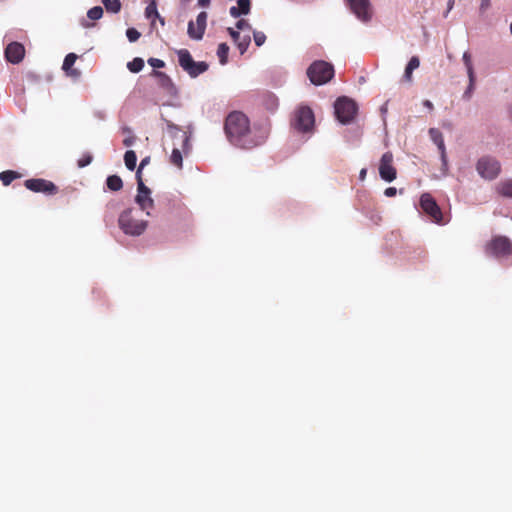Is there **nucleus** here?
Returning a JSON list of instances; mask_svg holds the SVG:
<instances>
[{
  "instance_id": "nucleus-38",
  "label": "nucleus",
  "mask_w": 512,
  "mask_h": 512,
  "mask_svg": "<svg viewBox=\"0 0 512 512\" xmlns=\"http://www.w3.org/2000/svg\"><path fill=\"white\" fill-rule=\"evenodd\" d=\"M236 29L239 30V31H252V26L250 25V23L245 20V19H240L236 22V25H235Z\"/></svg>"
},
{
  "instance_id": "nucleus-52",
  "label": "nucleus",
  "mask_w": 512,
  "mask_h": 512,
  "mask_svg": "<svg viewBox=\"0 0 512 512\" xmlns=\"http://www.w3.org/2000/svg\"><path fill=\"white\" fill-rule=\"evenodd\" d=\"M211 3V0H198V5L200 7H208Z\"/></svg>"
},
{
  "instance_id": "nucleus-33",
  "label": "nucleus",
  "mask_w": 512,
  "mask_h": 512,
  "mask_svg": "<svg viewBox=\"0 0 512 512\" xmlns=\"http://www.w3.org/2000/svg\"><path fill=\"white\" fill-rule=\"evenodd\" d=\"M137 178V193L142 194H151V190L144 184L142 180V175H140V171H136Z\"/></svg>"
},
{
  "instance_id": "nucleus-1",
  "label": "nucleus",
  "mask_w": 512,
  "mask_h": 512,
  "mask_svg": "<svg viewBox=\"0 0 512 512\" xmlns=\"http://www.w3.org/2000/svg\"><path fill=\"white\" fill-rule=\"evenodd\" d=\"M226 137L231 145L241 149H251L264 143L267 130L251 127L248 117L239 111H233L226 117L224 124Z\"/></svg>"
},
{
  "instance_id": "nucleus-8",
  "label": "nucleus",
  "mask_w": 512,
  "mask_h": 512,
  "mask_svg": "<svg viewBox=\"0 0 512 512\" xmlns=\"http://www.w3.org/2000/svg\"><path fill=\"white\" fill-rule=\"evenodd\" d=\"M420 207L425 214H427L432 221L442 224V212L435 199L429 194L424 193L420 197Z\"/></svg>"
},
{
  "instance_id": "nucleus-51",
  "label": "nucleus",
  "mask_w": 512,
  "mask_h": 512,
  "mask_svg": "<svg viewBox=\"0 0 512 512\" xmlns=\"http://www.w3.org/2000/svg\"><path fill=\"white\" fill-rule=\"evenodd\" d=\"M366 175H367V169H366V168H362V169L360 170V173H359V179H360L361 181H364V180H365V178H366Z\"/></svg>"
},
{
  "instance_id": "nucleus-16",
  "label": "nucleus",
  "mask_w": 512,
  "mask_h": 512,
  "mask_svg": "<svg viewBox=\"0 0 512 512\" xmlns=\"http://www.w3.org/2000/svg\"><path fill=\"white\" fill-rule=\"evenodd\" d=\"M251 10V2L250 0H238L237 6H232L229 9V14L233 18H239L242 15H247Z\"/></svg>"
},
{
  "instance_id": "nucleus-19",
  "label": "nucleus",
  "mask_w": 512,
  "mask_h": 512,
  "mask_svg": "<svg viewBox=\"0 0 512 512\" xmlns=\"http://www.w3.org/2000/svg\"><path fill=\"white\" fill-rule=\"evenodd\" d=\"M420 65V60L417 56L411 57L408 64L405 67L403 79L407 82L412 81V73L414 70H416Z\"/></svg>"
},
{
  "instance_id": "nucleus-7",
  "label": "nucleus",
  "mask_w": 512,
  "mask_h": 512,
  "mask_svg": "<svg viewBox=\"0 0 512 512\" xmlns=\"http://www.w3.org/2000/svg\"><path fill=\"white\" fill-rule=\"evenodd\" d=\"M476 170L482 178L493 180L500 173V163L495 158L482 157L477 162Z\"/></svg>"
},
{
  "instance_id": "nucleus-39",
  "label": "nucleus",
  "mask_w": 512,
  "mask_h": 512,
  "mask_svg": "<svg viewBox=\"0 0 512 512\" xmlns=\"http://www.w3.org/2000/svg\"><path fill=\"white\" fill-rule=\"evenodd\" d=\"M126 36L130 42H135L140 38L141 34L135 28H128L126 30Z\"/></svg>"
},
{
  "instance_id": "nucleus-35",
  "label": "nucleus",
  "mask_w": 512,
  "mask_h": 512,
  "mask_svg": "<svg viewBox=\"0 0 512 512\" xmlns=\"http://www.w3.org/2000/svg\"><path fill=\"white\" fill-rule=\"evenodd\" d=\"M139 205V211H146V215H150V209L154 207V200L152 197H149L148 199L143 200L141 203H138Z\"/></svg>"
},
{
  "instance_id": "nucleus-10",
  "label": "nucleus",
  "mask_w": 512,
  "mask_h": 512,
  "mask_svg": "<svg viewBox=\"0 0 512 512\" xmlns=\"http://www.w3.org/2000/svg\"><path fill=\"white\" fill-rule=\"evenodd\" d=\"M25 187L35 193H43L45 195H54L58 192V187L51 181L42 178H32L24 182Z\"/></svg>"
},
{
  "instance_id": "nucleus-29",
  "label": "nucleus",
  "mask_w": 512,
  "mask_h": 512,
  "mask_svg": "<svg viewBox=\"0 0 512 512\" xmlns=\"http://www.w3.org/2000/svg\"><path fill=\"white\" fill-rule=\"evenodd\" d=\"M107 12L118 13L121 10L120 0H102Z\"/></svg>"
},
{
  "instance_id": "nucleus-53",
  "label": "nucleus",
  "mask_w": 512,
  "mask_h": 512,
  "mask_svg": "<svg viewBox=\"0 0 512 512\" xmlns=\"http://www.w3.org/2000/svg\"><path fill=\"white\" fill-rule=\"evenodd\" d=\"M423 106L429 110H432L433 109V103L430 101V100H424L423 101Z\"/></svg>"
},
{
  "instance_id": "nucleus-34",
  "label": "nucleus",
  "mask_w": 512,
  "mask_h": 512,
  "mask_svg": "<svg viewBox=\"0 0 512 512\" xmlns=\"http://www.w3.org/2000/svg\"><path fill=\"white\" fill-rule=\"evenodd\" d=\"M76 59H77L76 54H74V53L67 54L64 58L62 69L64 71H69L72 68V66L74 65Z\"/></svg>"
},
{
  "instance_id": "nucleus-55",
  "label": "nucleus",
  "mask_w": 512,
  "mask_h": 512,
  "mask_svg": "<svg viewBox=\"0 0 512 512\" xmlns=\"http://www.w3.org/2000/svg\"><path fill=\"white\" fill-rule=\"evenodd\" d=\"M122 132H123L124 134H127V136H128V135H133L132 129H131L130 127H127V126H125V127H123V128H122Z\"/></svg>"
},
{
  "instance_id": "nucleus-2",
  "label": "nucleus",
  "mask_w": 512,
  "mask_h": 512,
  "mask_svg": "<svg viewBox=\"0 0 512 512\" xmlns=\"http://www.w3.org/2000/svg\"><path fill=\"white\" fill-rule=\"evenodd\" d=\"M119 228L126 235L137 237L147 228V221L140 218V211L136 208L125 209L118 218Z\"/></svg>"
},
{
  "instance_id": "nucleus-50",
  "label": "nucleus",
  "mask_w": 512,
  "mask_h": 512,
  "mask_svg": "<svg viewBox=\"0 0 512 512\" xmlns=\"http://www.w3.org/2000/svg\"><path fill=\"white\" fill-rule=\"evenodd\" d=\"M454 3H455V1H454V0H449V1L447 2V10L445 11V13H444V15H443L445 18L448 16V14L450 13V11L453 9V7H454Z\"/></svg>"
},
{
  "instance_id": "nucleus-28",
  "label": "nucleus",
  "mask_w": 512,
  "mask_h": 512,
  "mask_svg": "<svg viewBox=\"0 0 512 512\" xmlns=\"http://www.w3.org/2000/svg\"><path fill=\"white\" fill-rule=\"evenodd\" d=\"M228 53L229 46L226 43H220L217 49V56L219 57L220 64L225 65L227 63Z\"/></svg>"
},
{
  "instance_id": "nucleus-17",
  "label": "nucleus",
  "mask_w": 512,
  "mask_h": 512,
  "mask_svg": "<svg viewBox=\"0 0 512 512\" xmlns=\"http://www.w3.org/2000/svg\"><path fill=\"white\" fill-rule=\"evenodd\" d=\"M179 65L184 71L190 70L194 60L187 49L177 51Z\"/></svg>"
},
{
  "instance_id": "nucleus-18",
  "label": "nucleus",
  "mask_w": 512,
  "mask_h": 512,
  "mask_svg": "<svg viewBox=\"0 0 512 512\" xmlns=\"http://www.w3.org/2000/svg\"><path fill=\"white\" fill-rule=\"evenodd\" d=\"M145 17L147 19L158 18L162 25H164V23H165L164 19L160 16V14L158 12L156 0L148 1V5L145 8Z\"/></svg>"
},
{
  "instance_id": "nucleus-56",
  "label": "nucleus",
  "mask_w": 512,
  "mask_h": 512,
  "mask_svg": "<svg viewBox=\"0 0 512 512\" xmlns=\"http://www.w3.org/2000/svg\"><path fill=\"white\" fill-rule=\"evenodd\" d=\"M381 111H382L383 113H385V112L387 111L386 107H385V106H382Z\"/></svg>"
},
{
  "instance_id": "nucleus-40",
  "label": "nucleus",
  "mask_w": 512,
  "mask_h": 512,
  "mask_svg": "<svg viewBox=\"0 0 512 512\" xmlns=\"http://www.w3.org/2000/svg\"><path fill=\"white\" fill-rule=\"evenodd\" d=\"M181 137H182V150L185 154H187L191 149L190 137L186 134V132H182Z\"/></svg>"
},
{
  "instance_id": "nucleus-49",
  "label": "nucleus",
  "mask_w": 512,
  "mask_h": 512,
  "mask_svg": "<svg viewBox=\"0 0 512 512\" xmlns=\"http://www.w3.org/2000/svg\"><path fill=\"white\" fill-rule=\"evenodd\" d=\"M66 74L73 78H78L80 76V71L77 69L71 68L69 71H65Z\"/></svg>"
},
{
  "instance_id": "nucleus-15",
  "label": "nucleus",
  "mask_w": 512,
  "mask_h": 512,
  "mask_svg": "<svg viewBox=\"0 0 512 512\" xmlns=\"http://www.w3.org/2000/svg\"><path fill=\"white\" fill-rule=\"evenodd\" d=\"M151 75L157 78L159 86L165 89L169 94L176 93V87L168 75L156 70H153Z\"/></svg>"
},
{
  "instance_id": "nucleus-5",
  "label": "nucleus",
  "mask_w": 512,
  "mask_h": 512,
  "mask_svg": "<svg viewBox=\"0 0 512 512\" xmlns=\"http://www.w3.org/2000/svg\"><path fill=\"white\" fill-rule=\"evenodd\" d=\"M358 107L354 100L346 96L339 97L334 104V112L337 120L342 124H349L353 121Z\"/></svg>"
},
{
  "instance_id": "nucleus-27",
  "label": "nucleus",
  "mask_w": 512,
  "mask_h": 512,
  "mask_svg": "<svg viewBox=\"0 0 512 512\" xmlns=\"http://www.w3.org/2000/svg\"><path fill=\"white\" fill-rule=\"evenodd\" d=\"M19 177L20 175L12 170H6L0 173V180L4 186H8L14 179Z\"/></svg>"
},
{
  "instance_id": "nucleus-37",
  "label": "nucleus",
  "mask_w": 512,
  "mask_h": 512,
  "mask_svg": "<svg viewBox=\"0 0 512 512\" xmlns=\"http://www.w3.org/2000/svg\"><path fill=\"white\" fill-rule=\"evenodd\" d=\"M252 32L255 44L258 47L262 46L266 41V35L262 31L253 30Z\"/></svg>"
},
{
  "instance_id": "nucleus-22",
  "label": "nucleus",
  "mask_w": 512,
  "mask_h": 512,
  "mask_svg": "<svg viewBox=\"0 0 512 512\" xmlns=\"http://www.w3.org/2000/svg\"><path fill=\"white\" fill-rule=\"evenodd\" d=\"M137 156L133 150H128L124 154V163L128 170L134 171L136 168Z\"/></svg>"
},
{
  "instance_id": "nucleus-44",
  "label": "nucleus",
  "mask_w": 512,
  "mask_h": 512,
  "mask_svg": "<svg viewBox=\"0 0 512 512\" xmlns=\"http://www.w3.org/2000/svg\"><path fill=\"white\" fill-rule=\"evenodd\" d=\"M136 141V137L134 135H128L124 140H123V144L124 146L126 147H131L134 145Z\"/></svg>"
},
{
  "instance_id": "nucleus-4",
  "label": "nucleus",
  "mask_w": 512,
  "mask_h": 512,
  "mask_svg": "<svg viewBox=\"0 0 512 512\" xmlns=\"http://www.w3.org/2000/svg\"><path fill=\"white\" fill-rule=\"evenodd\" d=\"M307 76L314 85H323L333 78L334 68L328 62L315 61L307 69Z\"/></svg>"
},
{
  "instance_id": "nucleus-23",
  "label": "nucleus",
  "mask_w": 512,
  "mask_h": 512,
  "mask_svg": "<svg viewBox=\"0 0 512 512\" xmlns=\"http://www.w3.org/2000/svg\"><path fill=\"white\" fill-rule=\"evenodd\" d=\"M106 185L112 191H119L123 187V182L118 175H111L107 177Z\"/></svg>"
},
{
  "instance_id": "nucleus-31",
  "label": "nucleus",
  "mask_w": 512,
  "mask_h": 512,
  "mask_svg": "<svg viewBox=\"0 0 512 512\" xmlns=\"http://www.w3.org/2000/svg\"><path fill=\"white\" fill-rule=\"evenodd\" d=\"M170 161L173 165L177 166L178 168H182L183 157L182 152L178 148H174L172 150Z\"/></svg>"
},
{
  "instance_id": "nucleus-54",
  "label": "nucleus",
  "mask_w": 512,
  "mask_h": 512,
  "mask_svg": "<svg viewBox=\"0 0 512 512\" xmlns=\"http://www.w3.org/2000/svg\"><path fill=\"white\" fill-rule=\"evenodd\" d=\"M168 128L173 130V131H175V133H180L181 132V130L176 125H174L172 123H168Z\"/></svg>"
},
{
  "instance_id": "nucleus-3",
  "label": "nucleus",
  "mask_w": 512,
  "mask_h": 512,
  "mask_svg": "<svg viewBox=\"0 0 512 512\" xmlns=\"http://www.w3.org/2000/svg\"><path fill=\"white\" fill-rule=\"evenodd\" d=\"M486 253L505 265L512 264V242L505 236H496L486 245Z\"/></svg>"
},
{
  "instance_id": "nucleus-26",
  "label": "nucleus",
  "mask_w": 512,
  "mask_h": 512,
  "mask_svg": "<svg viewBox=\"0 0 512 512\" xmlns=\"http://www.w3.org/2000/svg\"><path fill=\"white\" fill-rule=\"evenodd\" d=\"M250 42H251V37L249 34L240 35L239 40L235 41V44L240 51V54H244L247 51V49L250 45Z\"/></svg>"
},
{
  "instance_id": "nucleus-21",
  "label": "nucleus",
  "mask_w": 512,
  "mask_h": 512,
  "mask_svg": "<svg viewBox=\"0 0 512 512\" xmlns=\"http://www.w3.org/2000/svg\"><path fill=\"white\" fill-rule=\"evenodd\" d=\"M497 191L504 197H512V179L501 181L497 185Z\"/></svg>"
},
{
  "instance_id": "nucleus-43",
  "label": "nucleus",
  "mask_w": 512,
  "mask_h": 512,
  "mask_svg": "<svg viewBox=\"0 0 512 512\" xmlns=\"http://www.w3.org/2000/svg\"><path fill=\"white\" fill-rule=\"evenodd\" d=\"M227 31H228L229 35L231 36V38L233 39L234 42L239 40L240 35H241L239 30L229 27L227 29Z\"/></svg>"
},
{
  "instance_id": "nucleus-42",
  "label": "nucleus",
  "mask_w": 512,
  "mask_h": 512,
  "mask_svg": "<svg viewBox=\"0 0 512 512\" xmlns=\"http://www.w3.org/2000/svg\"><path fill=\"white\" fill-rule=\"evenodd\" d=\"M148 64L155 69L163 68L165 66V63L163 60L158 58H149Z\"/></svg>"
},
{
  "instance_id": "nucleus-48",
  "label": "nucleus",
  "mask_w": 512,
  "mask_h": 512,
  "mask_svg": "<svg viewBox=\"0 0 512 512\" xmlns=\"http://www.w3.org/2000/svg\"><path fill=\"white\" fill-rule=\"evenodd\" d=\"M149 197H151V194H142V193H137L136 197H135V202L138 204V203H141L143 200L145 199H148Z\"/></svg>"
},
{
  "instance_id": "nucleus-6",
  "label": "nucleus",
  "mask_w": 512,
  "mask_h": 512,
  "mask_svg": "<svg viewBox=\"0 0 512 512\" xmlns=\"http://www.w3.org/2000/svg\"><path fill=\"white\" fill-rule=\"evenodd\" d=\"M315 116L309 106L301 105L295 112L292 120V126L299 132L308 133L314 128Z\"/></svg>"
},
{
  "instance_id": "nucleus-20",
  "label": "nucleus",
  "mask_w": 512,
  "mask_h": 512,
  "mask_svg": "<svg viewBox=\"0 0 512 512\" xmlns=\"http://www.w3.org/2000/svg\"><path fill=\"white\" fill-rule=\"evenodd\" d=\"M208 69V64L204 61L195 62L192 64L191 69L187 70L186 72L189 74L190 77L195 78L199 76L200 74L204 73Z\"/></svg>"
},
{
  "instance_id": "nucleus-32",
  "label": "nucleus",
  "mask_w": 512,
  "mask_h": 512,
  "mask_svg": "<svg viewBox=\"0 0 512 512\" xmlns=\"http://www.w3.org/2000/svg\"><path fill=\"white\" fill-rule=\"evenodd\" d=\"M103 16V8L101 6H94L87 12V17L90 20H99Z\"/></svg>"
},
{
  "instance_id": "nucleus-45",
  "label": "nucleus",
  "mask_w": 512,
  "mask_h": 512,
  "mask_svg": "<svg viewBox=\"0 0 512 512\" xmlns=\"http://www.w3.org/2000/svg\"><path fill=\"white\" fill-rule=\"evenodd\" d=\"M149 162H150V157H148V156H147V157H145V158H143V159L141 160V162H140V164H139V167H138V169H137V171H140V175H142V170H143V168H144L146 165H148V164H149Z\"/></svg>"
},
{
  "instance_id": "nucleus-58",
  "label": "nucleus",
  "mask_w": 512,
  "mask_h": 512,
  "mask_svg": "<svg viewBox=\"0 0 512 512\" xmlns=\"http://www.w3.org/2000/svg\"><path fill=\"white\" fill-rule=\"evenodd\" d=\"M510 31H511V34H512V23L510 24Z\"/></svg>"
},
{
  "instance_id": "nucleus-57",
  "label": "nucleus",
  "mask_w": 512,
  "mask_h": 512,
  "mask_svg": "<svg viewBox=\"0 0 512 512\" xmlns=\"http://www.w3.org/2000/svg\"><path fill=\"white\" fill-rule=\"evenodd\" d=\"M194 31H195V33H197V23L196 24L194 23Z\"/></svg>"
},
{
  "instance_id": "nucleus-41",
  "label": "nucleus",
  "mask_w": 512,
  "mask_h": 512,
  "mask_svg": "<svg viewBox=\"0 0 512 512\" xmlns=\"http://www.w3.org/2000/svg\"><path fill=\"white\" fill-rule=\"evenodd\" d=\"M92 155L90 153H85L79 160H78V167L84 168L88 166L92 162Z\"/></svg>"
},
{
  "instance_id": "nucleus-30",
  "label": "nucleus",
  "mask_w": 512,
  "mask_h": 512,
  "mask_svg": "<svg viewBox=\"0 0 512 512\" xmlns=\"http://www.w3.org/2000/svg\"><path fill=\"white\" fill-rule=\"evenodd\" d=\"M144 67V60L140 57L134 58L132 61L127 63V68L132 73L140 72Z\"/></svg>"
},
{
  "instance_id": "nucleus-13",
  "label": "nucleus",
  "mask_w": 512,
  "mask_h": 512,
  "mask_svg": "<svg viewBox=\"0 0 512 512\" xmlns=\"http://www.w3.org/2000/svg\"><path fill=\"white\" fill-rule=\"evenodd\" d=\"M207 13L205 11L200 12L197 15L196 23H197V33L194 31V22L189 21L188 28H187V34L188 36L193 40H201L204 36L206 24H207Z\"/></svg>"
},
{
  "instance_id": "nucleus-46",
  "label": "nucleus",
  "mask_w": 512,
  "mask_h": 512,
  "mask_svg": "<svg viewBox=\"0 0 512 512\" xmlns=\"http://www.w3.org/2000/svg\"><path fill=\"white\" fill-rule=\"evenodd\" d=\"M397 194V189L395 187H388L384 191V195L386 197H393Z\"/></svg>"
},
{
  "instance_id": "nucleus-47",
  "label": "nucleus",
  "mask_w": 512,
  "mask_h": 512,
  "mask_svg": "<svg viewBox=\"0 0 512 512\" xmlns=\"http://www.w3.org/2000/svg\"><path fill=\"white\" fill-rule=\"evenodd\" d=\"M490 0H481L480 3V12L484 13L490 7Z\"/></svg>"
},
{
  "instance_id": "nucleus-11",
  "label": "nucleus",
  "mask_w": 512,
  "mask_h": 512,
  "mask_svg": "<svg viewBox=\"0 0 512 512\" xmlns=\"http://www.w3.org/2000/svg\"><path fill=\"white\" fill-rule=\"evenodd\" d=\"M378 169L382 180L390 183L396 179L397 172L393 166V154L390 151L382 155Z\"/></svg>"
},
{
  "instance_id": "nucleus-36",
  "label": "nucleus",
  "mask_w": 512,
  "mask_h": 512,
  "mask_svg": "<svg viewBox=\"0 0 512 512\" xmlns=\"http://www.w3.org/2000/svg\"><path fill=\"white\" fill-rule=\"evenodd\" d=\"M469 79V84L466 88V90L464 91L463 93V99L465 100H469L471 97H472V93L474 91V88H475V81H476V77L475 76H472V78H468Z\"/></svg>"
},
{
  "instance_id": "nucleus-14",
  "label": "nucleus",
  "mask_w": 512,
  "mask_h": 512,
  "mask_svg": "<svg viewBox=\"0 0 512 512\" xmlns=\"http://www.w3.org/2000/svg\"><path fill=\"white\" fill-rule=\"evenodd\" d=\"M24 54V46L18 42H12L8 44L5 49V57L7 61L12 64H18L20 61H22Z\"/></svg>"
},
{
  "instance_id": "nucleus-24",
  "label": "nucleus",
  "mask_w": 512,
  "mask_h": 512,
  "mask_svg": "<svg viewBox=\"0 0 512 512\" xmlns=\"http://www.w3.org/2000/svg\"><path fill=\"white\" fill-rule=\"evenodd\" d=\"M263 104L269 111H275L278 107V98L271 93L264 95Z\"/></svg>"
},
{
  "instance_id": "nucleus-9",
  "label": "nucleus",
  "mask_w": 512,
  "mask_h": 512,
  "mask_svg": "<svg viewBox=\"0 0 512 512\" xmlns=\"http://www.w3.org/2000/svg\"><path fill=\"white\" fill-rule=\"evenodd\" d=\"M351 12L363 23L372 18V6L370 0H347Z\"/></svg>"
},
{
  "instance_id": "nucleus-12",
  "label": "nucleus",
  "mask_w": 512,
  "mask_h": 512,
  "mask_svg": "<svg viewBox=\"0 0 512 512\" xmlns=\"http://www.w3.org/2000/svg\"><path fill=\"white\" fill-rule=\"evenodd\" d=\"M429 135L431 140L437 145L440 151V158L442 163L441 171L443 175H446L448 171V160L442 133L437 128H430Z\"/></svg>"
},
{
  "instance_id": "nucleus-25",
  "label": "nucleus",
  "mask_w": 512,
  "mask_h": 512,
  "mask_svg": "<svg viewBox=\"0 0 512 512\" xmlns=\"http://www.w3.org/2000/svg\"><path fill=\"white\" fill-rule=\"evenodd\" d=\"M463 63L466 68L467 76L468 78H472V76H475L474 68L472 64V57L469 51H465L462 56Z\"/></svg>"
}]
</instances>
